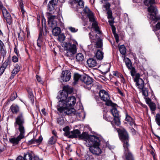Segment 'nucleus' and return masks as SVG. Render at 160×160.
Instances as JSON below:
<instances>
[{
	"mask_svg": "<svg viewBox=\"0 0 160 160\" xmlns=\"http://www.w3.org/2000/svg\"><path fill=\"white\" fill-rule=\"evenodd\" d=\"M156 120L157 123L160 126V115L159 114H157L156 117Z\"/></svg>",
	"mask_w": 160,
	"mask_h": 160,
	"instance_id": "obj_43",
	"label": "nucleus"
},
{
	"mask_svg": "<svg viewBox=\"0 0 160 160\" xmlns=\"http://www.w3.org/2000/svg\"><path fill=\"white\" fill-rule=\"evenodd\" d=\"M27 91L28 93V97L30 99L32 103H33L34 101V95L32 93V89L31 88H28L27 89Z\"/></svg>",
	"mask_w": 160,
	"mask_h": 160,
	"instance_id": "obj_27",
	"label": "nucleus"
},
{
	"mask_svg": "<svg viewBox=\"0 0 160 160\" xmlns=\"http://www.w3.org/2000/svg\"><path fill=\"white\" fill-rule=\"evenodd\" d=\"M92 137H96L94 135H91L89 136L87 133L85 132H83L81 134H79L78 138L81 139H83L86 142V145L88 144V142L89 141V138Z\"/></svg>",
	"mask_w": 160,
	"mask_h": 160,
	"instance_id": "obj_15",
	"label": "nucleus"
},
{
	"mask_svg": "<svg viewBox=\"0 0 160 160\" xmlns=\"http://www.w3.org/2000/svg\"><path fill=\"white\" fill-rule=\"evenodd\" d=\"M135 82H136V85L139 88L141 89L143 88L144 82L142 79L139 78L137 80H135Z\"/></svg>",
	"mask_w": 160,
	"mask_h": 160,
	"instance_id": "obj_19",
	"label": "nucleus"
},
{
	"mask_svg": "<svg viewBox=\"0 0 160 160\" xmlns=\"http://www.w3.org/2000/svg\"><path fill=\"white\" fill-rule=\"evenodd\" d=\"M18 56H13L12 57V61L14 62H16L18 61Z\"/></svg>",
	"mask_w": 160,
	"mask_h": 160,
	"instance_id": "obj_47",
	"label": "nucleus"
},
{
	"mask_svg": "<svg viewBox=\"0 0 160 160\" xmlns=\"http://www.w3.org/2000/svg\"><path fill=\"white\" fill-rule=\"evenodd\" d=\"M149 107L151 110L152 111H154L156 109V105L155 104L153 103H150L149 105Z\"/></svg>",
	"mask_w": 160,
	"mask_h": 160,
	"instance_id": "obj_39",
	"label": "nucleus"
},
{
	"mask_svg": "<svg viewBox=\"0 0 160 160\" xmlns=\"http://www.w3.org/2000/svg\"><path fill=\"white\" fill-rule=\"evenodd\" d=\"M17 97V95L16 93H13L11 95L10 100L11 101H13Z\"/></svg>",
	"mask_w": 160,
	"mask_h": 160,
	"instance_id": "obj_45",
	"label": "nucleus"
},
{
	"mask_svg": "<svg viewBox=\"0 0 160 160\" xmlns=\"http://www.w3.org/2000/svg\"><path fill=\"white\" fill-rule=\"evenodd\" d=\"M87 146L89 147L90 151L93 154L99 155L101 153L99 148L100 140L97 137H92L89 139Z\"/></svg>",
	"mask_w": 160,
	"mask_h": 160,
	"instance_id": "obj_3",
	"label": "nucleus"
},
{
	"mask_svg": "<svg viewBox=\"0 0 160 160\" xmlns=\"http://www.w3.org/2000/svg\"><path fill=\"white\" fill-rule=\"evenodd\" d=\"M25 123V119L23 114L22 113H20L15 119L14 123L15 128L18 127V129L19 131L25 132L24 127L23 125Z\"/></svg>",
	"mask_w": 160,
	"mask_h": 160,
	"instance_id": "obj_5",
	"label": "nucleus"
},
{
	"mask_svg": "<svg viewBox=\"0 0 160 160\" xmlns=\"http://www.w3.org/2000/svg\"><path fill=\"white\" fill-rule=\"evenodd\" d=\"M72 91V89L68 85L64 86L63 90L60 93V96H57L58 98H60L57 107L59 113L70 115L75 114V110L72 107L76 103V99L73 96L67 98L68 93Z\"/></svg>",
	"mask_w": 160,
	"mask_h": 160,
	"instance_id": "obj_1",
	"label": "nucleus"
},
{
	"mask_svg": "<svg viewBox=\"0 0 160 160\" xmlns=\"http://www.w3.org/2000/svg\"><path fill=\"white\" fill-rule=\"evenodd\" d=\"M6 68L2 65L1 67L0 68V74L1 75H2L3 73Z\"/></svg>",
	"mask_w": 160,
	"mask_h": 160,
	"instance_id": "obj_48",
	"label": "nucleus"
},
{
	"mask_svg": "<svg viewBox=\"0 0 160 160\" xmlns=\"http://www.w3.org/2000/svg\"><path fill=\"white\" fill-rule=\"evenodd\" d=\"M71 77V74L69 71L68 70L63 71L60 76V79L63 82H66L70 80Z\"/></svg>",
	"mask_w": 160,
	"mask_h": 160,
	"instance_id": "obj_13",
	"label": "nucleus"
},
{
	"mask_svg": "<svg viewBox=\"0 0 160 160\" xmlns=\"http://www.w3.org/2000/svg\"><path fill=\"white\" fill-rule=\"evenodd\" d=\"M113 34L115 38L116 42H118L119 41V37L118 34L116 33H114Z\"/></svg>",
	"mask_w": 160,
	"mask_h": 160,
	"instance_id": "obj_52",
	"label": "nucleus"
},
{
	"mask_svg": "<svg viewBox=\"0 0 160 160\" xmlns=\"http://www.w3.org/2000/svg\"><path fill=\"white\" fill-rule=\"evenodd\" d=\"M58 2V0H51L48 5V8L49 11H52L55 8Z\"/></svg>",
	"mask_w": 160,
	"mask_h": 160,
	"instance_id": "obj_17",
	"label": "nucleus"
},
{
	"mask_svg": "<svg viewBox=\"0 0 160 160\" xmlns=\"http://www.w3.org/2000/svg\"><path fill=\"white\" fill-rule=\"evenodd\" d=\"M57 140V137L55 136H52L49 139L48 141V143L52 145L54 144Z\"/></svg>",
	"mask_w": 160,
	"mask_h": 160,
	"instance_id": "obj_32",
	"label": "nucleus"
},
{
	"mask_svg": "<svg viewBox=\"0 0 160 160\" xmlns=\"http://www.w3.org/2000/svg\"><path fill=\"white\" fill-rule=\"evenodd\" d=\"M127 59L128 60V61L125 62L128 68L129 69L130 68H131L132 67V64L131 63V62L130 60L128 58H127Z\"/></svg>",
	"mask_w": 160,
	"mask_h": 160,
	"instance_id": "obj_37",
	"label": "nucleus"
},
{
	"mask_svg": "<svg viewBox=\"0 0 160 160\" xmlns=\"http://www.w3.org/2000/svg\"><path fill=\"white\" fill-rule=\"evenodd\" d=\"M146 102L148 104H150V103H152L151 102V99L149 98H147Z\"/></svg>",
	"mask_w": 160,
	"mask_h": 160,
	"instance_id": "obj_63",
	"label": "nucleus"
},
{
	"mask_svg": "<svg viewBox=\"0 0 160 160\" xmlns=\"http://www.w3.org/2000/svg\"><path fill=\"white\" fill-rule=\"evenodd\" d=\"M129 69L131 70L130 72L131 75L132 76H134L136 73L135 69V68L133 67H132Z\"/></svg>",
	"mask_w": 160,
	"mask_h": 160,
	"instance_id": "obj_44",
	"label": "nucleus"
},
{
	"mask_svg": "<svg viewBox=\"0 0 160 160\" xmlns=\"http://www.w3.org/2000/svg\"><path fill=\"white\" fill-rule=\"evenodd\" d=\"M48 24L49 27L53 28L57 27V16L55 15H52L50 13H48Z\"/></svg>",
	"mask_w": 160,
	"mask_h": 160,
	"instance_id": "obj_11",
	"label": "nucleus"
},
{
	"mask_svg": "<svg viewBox=\"0 0 160 160\" xmlns=\"http://www.w3.org/2000/svg\"><path fill=\"white\" fill-rule=\"evenodd\" d=\"M0 48L4 47L3 43L0 40Z\"/></svg>",
	"mask_w": 160,
	"mask_h": 160,
	"instance_id": "obj_64",
	"label": "nucleus"
},
{
	"mask_svg": "<svg viewBox=\"0 0 160 160\" xmlns=\"http://www.w3.org/2000/svg\"><path fill=\"white\" fill-rule=\"evenodd\" d=\"M68 29L72 32L75 33L77 32L78 30L74 27H68Z\"/></svg>",
	"mask_w": 160,
	"mask_h": 160,
	"instance_id": "obj_40",
	"label": "nucleus"
},
{
	"mask_svg": "<svg viewBox=\"0 0 160 160\" xmlns=\"http://www.w3.org/2000/svg\"><path fill=\"white\" fill-rule=\"evenodd\" d=\"M19 132L20 133L18 137H13L9 139L10 142L14 145L18 144L21 140L24 137L25 132L22 131Z\"/></svg>",
	"mask_w": 160,
	"mask_h": 160,
	"instance_id": "obj_12",
	"label": "nucleus"
},
{
	"mask_svg": "<svg viewBox=\"0 0 160 160\" xmlns=\"http://www.w3.org/2000/svg\"><path fill=\"white\" fill-rule=\"evenodd\" d=\"M144 3L147 6H150L148 8V12L151 13L149 14V19L155 22L160 19V17H157L156 16L158 11L156 6L154 5L155 0H145Z\"/></svg>",
	"mask_w": 160,
	"mask_h": 160,
	"instance_id": "obj_4",
	"label": "nucleus"
},
{
	"mask_svg": "<svg viewBox=\"0 0 160 160\" xmlns=\"http://www.w3.org/2000/svg\"><path fill=\"white\" fill-rule=\"evenodd\" d=\"M14 68L12 72L11 75L10 77L11 79L13 78L15 75L20 71V65L17 63L14 66Z\"/></svg>",
	"mask_w": 160,
	"mask_h": 160,
	"instance_id": "obj_16",
	"label": "nucleus"
},
{
	"mask_svg": "<svg viewBox=\"0 0 160 160\" xmlns=\"http://www.w3.org/2000/svg\"><path fill=\"white\" fill-rule=\"evenodd\" d=\"M118 93H119L121 95L123 96V94L122 92L118 88Z\"/></svg>",
	"mask_w": 160,
	"mask_h": 160,
	"instance_id": "obj_62",
	"label": "nucleus"
},
{
	"mask_svg": "<svg viewBox=\"0 0 160 160\" xmlns=\"http://www.w3.org/2000/svg\"><path fill=\"white\" fill-rule=\"evenodd\" d=\"M71 133L69 135V137L73 138L78 137L80 132L79 130L76 129L71 131Z\"/></svg>",
	"mask_w": 160,
	"mask_h": 160,
	"instance_id": "obj_20",
	"label": "nucleus"
},
{
	"mask_svg": "<svg viewBox=\"0 0 160 160\" xmlns=\"http://www.w3.org/2000/svg\"><path fill=\"white\" fill-rule=\"evenodd\" d=\"M110 65L108 63L107 64L104 65L103 66V68L104 69H105L104 72H108L109 70Z\"/></svg>",
	"mask_w": 160,
	"mask_h": 160,
	"instance_id": "obj_38",
	"label": "nucleus"
},
{
	"mask_svg": "<svg viewBox=\"0 0 160 160\" xmlns=\"http://www.w3.org/2000/svg\"><path fill=\"white\" fill-rule=\"evenodd\" d=\"M63 130L65 131L67 135H69L70 133L69 132V128L68 127H66L63 129Z\"/></svg>",
	"mask_w": 160,
	"mask_h": 160,
	"instance_id": "obj_51",
	"label": "nucleus"
},
{
	"mask_svg": "<svg viewBox=\"0 0 160 160\" xmlns=\"http://www.w3.org/2000/svg\"><path fill=\"white\" fill-rule=\"evenodd\" d=\"M62 45L64 47V49L67 51V52L65 53L66 56H72L76 53L77 48L75 44L71 45L69 43L64 42L62 43Z\"/></svg>",
	"mask_w": 160,
	"mask_h": 160,
	"instance_id": "obj_7",
	"label": "nucleus"
},
{
	"mask_svg": "<svg viewBox=\"0 0 160 160\" xmlns=\"http://www.w3.org/2000/svg\"><path fill=\"white\" fill-rule=\"evenodd\" d=\"M0 57H1V58L2 57L3 59L6 56L7 53V51L5 48V47L0 48Z\"/></svg>",
	"mask_w": 160,
	"mask_h": 160,
	"instance_id": "obj_26",
	"label": "nucleus"
},
{
	"mask_svg": "<svg viewBox=\"0 0 160 160\" xmlns=\"http://www.w3.org/2000/svg\"><path fill=\"white\" fill-rule=\"evenodd\" d=\"M117 106L116 104L114 106H111L112 108L111 109V112L114 117V121L115 125L119 126L120 124V122L119 119V112L116 108Z\"/></svg>",
	"mask_w": 160,
	"mask_h": 160,
	"instance_id": "obj_9",
	"label": "nucleus"
},
{
	"mask_svg": "<svg viewBox=\"0 0 160 160\" xmlns=\"http://www.w3.org/2000/svg\"><path fill=\"white\" fill-rule=\"evenodd\" d=\"M58 36V40L60 42H62L65 40V37L64 34H59Z\"/></svg>",
	"mask_w": 160,
	"mask_h": 160,
	"instance_id": "obj_36",
	"label": "nucleus"
},
{
	"mask_svg": "<svg viewBox=\"0 0 160 160\" xmlns=\"http://www.w3.org/2000/svg\"><path fill=\"white\" fill-rule=\"evenodd\" d=\"M36 139H32L30 141H29L28 142V144L30 145L32 144L36 143Z\"/></svg>",
	"mask_w": 160,
	"mask_h": 160,
	"instance_id": "obj_53",
	"label": "nucleus"
},
{
	"mask_svg": "<svg viewBox=\"0 0 160 160\" xmlns=\"http://www.w3.org/2000/svg\"><path fill=\"white\" fill-rule=\"evenodd\" d=\"M95 46L96 48H101L102 46V41L101 39L99 38L98 39L96 44Z\"/></svg>",
	"mask_w": 160,
	"mask_h": 160,
	"instance_id": "obj_35",
	"label": "nucleus"
},
{
	"mask_svg": "<svg viewBox=\"0 0 160 160\" xmlns=\"http://www.w3.org/2000/svg\"><path fill=\"white\" fill-rule=\"evenodd\" d=\"M70 0V3L72 4L77 3L80 8H83L84 6V2L82 0H73L71 2Z\"/></svg>",
	"mask_w": 160,
	"mask_h": 160,
	"instance_id": "obj_23",
	"label": "nucleus"
},
{
	"mask_svg": "<svg viewBox=\"0 0 160 160\" xmlns=\"http://www.w3.org/2000/svg\"><path fill=\"white\" fill-rule=\"evenodd\" d=\"M76 58L77 61L78 62L82 61L84 59V56L82 53L77 54L76 56Z\"/></svg>",
	"mask_w": 160,
	"mask_h": 160,
	"instance_id": "obj_29",
	"label": "nucleus"
},
{
	"mask_svg": "<svg viewBox=\"0 0 160 160\" xmlns=\"http://www.w3.org/2000/svg\"><path fill=\"white\" fill-rule=\"evenodd\" d=\"M42 140V136H40L38 139L36 140V143H40Z\"/></svg>",
	"mask_w": 160,
	"mask_h": 160,
	"instance_id": "obj_50",
	"label": "nucleus"
},
{
	"mask_svg": "<svg viewBox=\"0 0 160 160\" xmlns=\"http://www.w3.org/2000/svg\"><path fill=\"white\" fill-rule=\"evenodd\" d=\"M10 109L12 113L15 114H17L19 110V107L17 105H12L11 106Z\"/></svg>",
	"mask_w": 160,
	"mask_h": 160,
	"instance_id": "obj_24",
	"label": "nucleus"
},
{
	"mask_svg": "<svg viewBox=\"0 0 160 160\" xmlns=\"http://www.w3.org/2000/svg\"><path fill=\"white\" fill-rule=\"evenodd\" d=\"M119 72H118L117 71H114L113 72V74L114 76H115L117 77L118 75Z\"/></svg>",
	"mask_w": 160,
	"mask_h": 160,
	"instance_id": "obj_60",
	"label": "nucleus"
},
{
	"mask_svg": "<svg viewBox=\"0 0 160 160\" xmlns=\"http://www.w3.org/2000/svg\"><path fill=\"white\" fill-rule=\"evenodd\" d=\"M61 32L60 28L58 27H55L52 30V34L55 36H58L60 33Z\"/></svg>",
	"mask_w": 160,
	"mask_h": 160,
	"instance_id": "obj_28",
	"label": "nucleus"
},
{
	"mask_svg": "<svg viewBox=\"0 0 160 160\" xmlns=\"http://www.w3.org/2000/svg\"><path fill=\"white\" fill-rule=\"evenodd\" d=\"M84 12L87 14V16L89 18V21L93 22L92 26L95 29V30L98 33L100 34L101 32L99 30L97 22L95 21V19L94 15L89 9L86 7L84 9Z\"/></svg>",
	"mask_w": 160,
	"mask_h": 160,
	"instance_id": "obj_6",
	"label": "nucleus"
},
{
	"mask_svg": "<svg viewBox=\"0 0 160 160\" xmlns=\"http://www.w3.org/2000/svg\"><path fill=\"white\" fill-rule=\"evenodd\" d=\"M89 35L90 38L91 39L92 42H94V41L93 40H94V37L92 35L91 32L89 33Z\"/></svg>",
	"mask_w": 160,
	"mask_h": 160,
	"instance_id": "obj_55",
	"label": "nucleus"
},
{
	"mask_svg": "<svg viewBox=\"0 0 160 160\" xmlns=\"http://www.w3.org/2000/svg\"><path fill=\"white\" fill-rule=\"evenodd\" d=\"M10 63V61L8 60H7L4 62L2 66L6 68Z\"/></svg>",
	"mask_w": 160,
	"mask_h": 160,
	"instance_id": "obj_41",
	"label": "nucleus"
},
{
	"mask_svg": "<svg viewBox=\"0 0 160 160\" xmlns=\"http://www.w3.org/2000/svg\"><path fill=\"white\" fill-rule=\"evenodd\" d=\"M121 81L122 83L123 84L125 83V80L123 77H122V78H121Z\"/></svg>",
	"mask_w": 160,
	"mask_h": 160,
	"instance_id": "obj_61",
	"label": "nucleus"
},
{
	"mask_svg": "<svg viewBox=\"0 0 160 160\" xmlns=\"http://www.w3.org/2000/svg\"><path fill=\"white\" fill-rule=\"evenodd\" d=\"M120 139L123 142V147L125 150L126 160H134L131 153L128 151V135L125 130H119L118 131Z\"/></svg>",
	"mask_w": 160,
	"mask_h": 160,
	"instance_id": "obj_2",
	"label": "nucleus"
},
{
	"mask_svg": "<svg viewBox=\"0 0 160 160\" xmlns=\"http://www.w3.org/2000/svg\"><path fill=\"white\" fill-rule=\"evenodd\" d=\"M81 76L78 73H75L74 75V82H73L74 84H75L78 81L79 79L81 78Z\"/></svg>",
	"mask_w": 160,
	"mask_h": 160,
	"instance_id": "obj_30",
	"label": "nucleus"
},
{
	"mask_svg": "<svg viewBox=\"0 0 160 160\" xmlns=\"http://www.w3.org/2000/svg\"><path fill=\"white\" fill-rule=\"evenodd\" d=\"M42 34L41 33H40L38 38L37 41V45L38 47V50L39 52L41 51V49L42 47L43 43L42 41Z\"/></svg>",
	"mask_w": 160,
	"mask_h": 160,
	"instance_id": "obj_18",
	"label": "nucleus"
},
{
	"mask_svg": "<svg viewBox=\"0 0 160 160\" xmlns=\"http://www.w3.org/2000/svg\"><path fill=\"white\" fill-rule=\"evenodd\" d=\"M16 160H24L23 158L21 156H19L16 159Z\"/></svg>",
	"mask_w": 160,
	"mask_h": 160,
	"instance_id": "obj_58",
	"label": "nucleus"
},
{
	"mask_svg": "<svg viewBox=\"0 0 160 160\" xmlns=\"http://www.w3.org/2000/svg\"><path fill=\"white\" fill-rule=\"evenodd\" d=\"M107 13L108 14V18L112 19L113 17L112 16V13L111 11L110 10H108Z\"/></svg>",
	"mask_w": 160,
	"mask_h": 160,
	"instance_id": "obj_42",
	"label": "nucleus"
},
{
	"mask_svg": "<svg viewBox=\"0 0 160 160\" xmlns=\"http://www.w3.org/2000/svg\"><path fill=\"white\" fill-rule=\"evenodd\" d=\"M81 80L86 85L89 86L88 88L90 89V87L92 85L93 79L88 76L86 75L82 77Z\"/></svg>",
	"mask_w": 160,
	"mask_h": 160,
	"instance_id": "obj_14",
	"label": "nucleus"
},
{
	"mask_svg": "<svg viewBox=\"0 0 160 160\" xmlns=\"http://www.w3.org/2000/svg\"><path fill=\"white\" fill-rule=\"evenodd\" d=\"M103 8H105V10H108L109 8L110 5L109 3H107L103 6Z\"/></svg>",
	"mask_w": 160,
	"mask_h": 160,
	"instance_id": "obj_49",
	"label": "nucleus"
},
{
	"mask_svg": "<svg viewBox=\"0 0 160 160\" xmlns=\"http://www.w3.org/2000/svg\"><path fill=\"white\" fill-rule=\"evenodd\" d=\"M95 56L97 59L101 60L103 58V53L100 50H97Z\"/></svg>",
	"mask_w": 160,
	"mask_h": 160,
	"instance_id": "obj_25",
	"label": "nucleus"
},
{
	"mask_svg": "<svg viewBox=\"0 0 160 160\" xmlns=\"http://www.w3.org/2000/svg\"><path fill=\"white\" fill-rule=\"evenodd\" d=\"M87 63L89 67H93L96 66L97 62L96 61L92 58H90L87 61Z\"/></svg>",
	"mask_w": 160,
	"mask_h": 160,
	"instance_id": "obj_21",
	"label": "nucleus"
},
{
	"mask_svg": "<svg viewBox=\"0 0 160 160\" xmlns=\"http://www.w3.org/2000/svg\"><path fill=\"white\" fill-rule=\"evenodd\" d=\"M0 8L4 18L7 23L10 25L12 23V19L10 14L8 12L5 8L2 5H0Z\"/></svg>",
	"mask_w": 160,
	"mask_h": 160,
	"instance_id": "obj_10",
	"label": "nucleus"
},
{
	"mask_svg": "<svg viewBox=\"0 0 160 160\" xmlns=\"http://www.w3.org/2000/svg\"><path fill=\"white\" fill-rule=\"evenodd\" d=\"M36 77V78H37V81L39 82H40L41 83H42L43 82H42V79H41V77L39 76H38V75H37Z\"/></svg>",
	"mask_w": 160,
	"mask_h": 160,
	"instance_id": "obj_54",
	"label": "nucleus"
},
{
	"mask_svg": "<svg viewBox=\"0 0 160 160\" xmlns=\"http://www.w3.org/2000/svg\"><path fill=\"white\" fill-rule=\"evenodd\" d=\"M108 22L109 23V24L110 25V26L111 27L112 26H114L113 23V19L112 18V19H111V20H109L108 21Z\"/></svg>",
	"mask_w": 160,
	"mask_h": 160,
	"instance_id": "obj_56",
	"label": "nucleus"
},
{
	"mask_svg": "<svg viewBox=\"0 0 160 160\" xmlns=\"http://www.w3.org/2000/svg\"><path fill=\"white\" fill-rule=\"evenodd\" d=\"M23 158L24 160H32V156L29 153H27L24 155Z\"/></svg>",
	"mask_w": 160,
	"mask_h": 160,
	"instance_id": "obj_34",
	"label": "nucleus"
},
{
	"mask_svg": "<svg viewBox=\"0 0 160 160\" xmlns=\"http://www.w3.org/2000/svg\"><path fill=\"white\" fill-rule=\"evenodd\" d=\"M131 131L132 133V134H136V131L133 128H132L131 129Z\"/></svg>",
	"mask_w": 160,
	"mask_h": 160,
	"instance_id": "obj_59",
	"label": "nucleus"
},
{
	"mask_svg": "<svg viewBox=\"0 0 160 160\" xmlns=\"http://www.w3.org/2000/svg\"><path fill=\"white\" fill-rule=\"evenodd\" d=\"M112 31L113 33H116V28L114 26H111Z\"/></svg>",
	"mask_w": 160,
	"mask_h": 160,
	"instance_id": "obj_57",
	"label": "nucleus"
},
{
	"mask_svg": "<svg viewBox=\"0 0 160 160\" xmlns=\"http://www.w3.org/2000/svg\"><path fill=\"white\" fill-rule=\"evenodd\" d=\"M25 37V34L22 31H20V32L18 33V38L21 41L23 40Z\"/></svg>",
	"mask_w": 160,
	"mask_h": 160,
	"instance_id": "obj_31",
	"label": "nucleus"
},
{
	"mask_svg": "<svg viewBox=\"0 0 160 160\" xmlns=\"http://www.w3.org/2000/svg\"><path fill=\"white\" fill-rule=\"evenodd\" d=\"M142 92L143 95L145 97L148 96V93L147 90L146 89H142Z\"/></svg>",
	"mask_w": 160,
	"mask_h": 160,
	"instance_id": "obj_46",
	"label": "nucleus"
},
{
	"mask_svg": "<svg viewBox=\"0 0 160 160\" xmlns=\"http://www.w3.org/2000/svg\"><path fill=\"white\" fill-rule=\"evenodd\" d=\"M126 120L128 122V123L131 126L135 125L134 120L127 113L126 114Z\"/></svg>",
	"mask_w": 160,
	"mask_h": 160,
	"instance_id": "obj_22",
	"label": "nucleus"
},
{
	"mask_svg": "<svg viewBox=\"0 0 160 160\" xmlns=\"http://www.w3.org/2000/svg\"><path fill=\"white\" fill-rule=\"evenodd\" d=\"M119 49L120 53L122 55H125L126 54V49L124 45H121L119 47Z\"/></svg>",
	"mask_w": 160,
	"mask_h": 160,
	"instance_id": "obj_33",
	"label": "nucleus"
},
{
	"mask_svg": "<svg viewBox=\"0 0 160 160\" xmlns=\"http://www.w3.org/2000/svg\"><path fill=\"white\" fill-rule=\"evenodd\" d=\"M99 96L101 99L106 102L105 104L107 106H115L116 104L113 103L111 100L108 93L104 90H101L99 92Z\"/></svg>",
	"mask_w": 160,
	"mask_h": 160,
	"instance_id": "obj_8",
	"label": "nucleus"
}]
</instances>
